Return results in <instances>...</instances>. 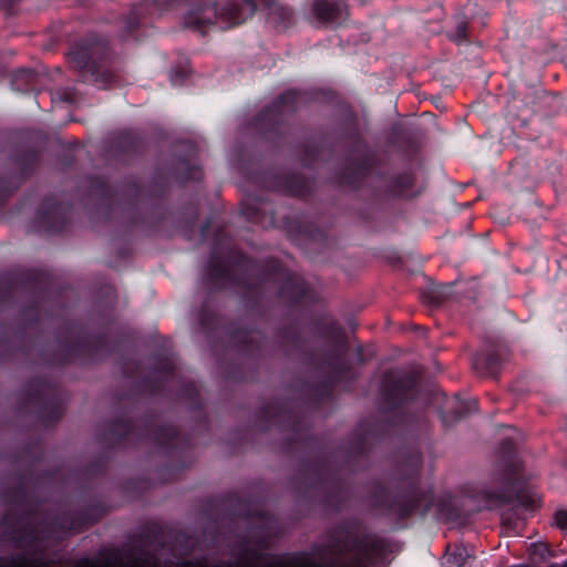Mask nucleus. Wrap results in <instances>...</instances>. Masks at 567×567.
<instances>
[{"label":"nucleus","mask_w":567,"mask_h":567,"mask_svg":"<svg viewBox=\"0 0 567 567\" xmlns=\"http://www.w3.org/2000/svg\"><path fill=\"white\" fill-rule=\"evenodd\" d=\"M481 362L486 365L487 370L491 373H493L498 365V360L496 358H494L493 355H488L483 359H478L476 361V364H478Z\"/></svg>","instance_id":"11"},{"label":"nucleus","mask_w":567,"mask_h":567,"mask_svg":"<svg viewBox=\"0 0 567 567\" xmlns=\"http://www.w3.org/2000/svg\"><path fill=\"white\" fill-rule=\"evenodd\" d=\"M462 551L463 549L457 548L454 553L446 555V564L449 567H462L464 565L465 557Z\"/></svg>","instance_id":"9"},{"label":"nucleus","mask_w":567,"mask_h":567,"mask_svg":"<svg viewBox=\"0 0 567 567\" xmlns=\"http://www.w3.org/2000/svg\"><path fill=\"white\" fill-rule=\"evenodd\" d=\"M248 218H252L249 213H245Z\"/></svg>","instance_id":"18"},{"label":"nucleus","mask_w":567,"mask_h":567,"mask_svg":"<svg viewBox=\"0 0 567 567\" xmlns=\"http://www.w3.org/2000/svg\"><path fill=\"white\" fill-rule=\"evenodd\" d=\"M255 12L252 0H230L227 8L217 9L216 0H198L184 17V25L205 33L217 22L230 28L244 22Z\"/></svg>","instance_id":"1"},{"label":"nucleus","mask_w":567,"mask_h":567,"mask_svg":"<svg viewBox=\"0 0 567 567\" xmlns=\"http://www.w3.org/2000/svg\"><path fill=\"white\" fill-rule=\"evenodd\" d=\"M529 556L533 559H539L540 561L546 560L553 556V551L547 543H534L528 547Z\"/></svg>","instance_id":"7"},{"label":"nucleus","mask_w":567,"mask_h":567,"mask_svg":"<svg viewBox=\"0 0 567 567\" xmlns=\"http://www.w3.org/2000/svg\"><path fill=\"white\" fill-rule=\"evenodd\" d=\"M166 1L167 0H155V2L158 3V4H162V3L166 2Z\"/></svg>","instance_id":"16"},{"label":"nucleus","mask_w":567,"mask_h":567,"mask_svg":"<svg viewBox=\"0 0 567 567\" xmlns=\"http://www.w3.org/2000/svg\"><path fill=\"white\" fill-rule=\"evenodd\" d=\"M549 567H559V566H557V565H551V566H549ZM564 567H567V561L565 563Z\"/></svg>","instance_id":"17"},{"label":"nucleus","mask_w":567,"mask_h":567,"mask_svg":"<svg viewBox=\"0 0 567 567\" xmlns=\"http://www.w3.org/2000/svg\"><path fill=\"white\" fill-rule=\"evenodd\" d=\"M416 386V378H401L394 372L386 373L382 382V395L389 404L396 403L408 399Z\"/></svg>","instance_id":"4"},{"label":"nucleus","mask_w":567,"mask_h":567,"mask_svg":"<svg viewBox=\"0 0 567 567\" xmlns=\"http://www.w3.org/2000/svg\"><path fill=\"white\" fill-rule=\"evenodd\" d=\"M504 447H506L508 454H512L513 450H514V445L511 441H506L503 443Z\"/></svg>","instance_id":"14"},{"label":"nucleus","mask_w":567,"mask_h":567,"mask_svg":"<svg viewBox=\"0 0 567 567\" xmlns=\"http://www.w3.org/2000/svg\"><path fill=\"white\" fill-rule=\"evenodd\" d=\"M109 62L107 47L97 40L78 44L68 54L70 68L80 76L92 75L107 83L114 78L113 72L109 70Z\"/></svg>","instance_id":"2"},{"label":"nucleus","mask_w":567,"mask_h":567,"mask_svg":"<svg viewBox=\"0 0 567 567\" xmlns=\"http://www.w3.org/2000/svg\"><path fill=\"white\" fill-rule=\"evenodd\" d=\"M297 99L298 94L296 92L288 91L279 97V103L281 104V106H285L295 103Z\"/></svg>","instance_id":"12"},{"label":"nucleus","mask_w":567,"mask_h":567,"mask_svg":"<svg viewBox=\"0 0 567 567\" xmlns=\"http://www.w3.org/2000/svg\"><path fill=\"white\" fill-rule=\"evenodd\" d=\"M555 525L560 529H567V511H557L554 515Z\"/></svg>","instance_id":"10"},{"label":"nucleus","mask_w":567,"mask_h":567,"mask_svg":"<svg viewBox=\"0 0 567 567\" xmlns=\"http://www.w3.org/2000/svg\"><path fill=\"white\" fill-rule=\"evenodd\" d=\"M310 14L320 25H338L350 18V8L346 0H312Z\"/></svg>","instance_id":"3"},{"label":"nucleus","mask_w":567,"mask_h":567,"mask_svg":"<svg viewBox=\"0 0 567 567\" xmlns=\"http://www.w3.org/2000/svg\"><path fill=\"white\" fill-rule=\"evenodd\" d=\"M468 28L470 23L464 18H458L455 24V30L451 34V39L456 42H465L468 40Z\"/></svg>","instance_id":"8"},{"label":"nucleus","mask_w":567,"mask_h":567,"mask_svg":"<svg viewBox=\"0 0 567 567\" xmlns=\"http://www.w3.org/2000/svg\"><path fill=\"white\" fill-rule=\"evenodd\" d=\"M255 3V8L257 4H262L269 7V18L271 21H274L277 24L285 25L286 23H289L292 20V10L282 4L271 3L269 0H252Z\"/></svg>","instance_id":"5"},{"label":"nucleus","mask_w":567,"mask_h":567,"mask_svg":"<svg viewBox=\"0 0 567 567\" xmlns=\"http://www.w3.org/2000/svg\"><path fill=\"white\" fill-rule=\"evenodd\" d=\"M523 465L518 460H511L504 471V480L508 485H514L522 478Z\"/></svg>","instance_id":"6"},{"label":"nucleus","mask_w":567,"mask_h":567,"mask_svg":"<svg viewBox=\"0 0 567 567\" xmlns=\"http://www.w3.org/2000/svg\"><path fill=\"white\" fill-rule=\"evenodd\" d=\"M290 281H292L293 285L296 286V288H297V293L296 295L299 297V295H301V292H302V287H303L301 280L299 278L291 277Z\"/></svg>","instance_id":"13"},{"label":"nucleus","mask_w":567,"mask_h":567,"mask_svg":"<svg viewBox=\"0 0 567 567\" xmlns=\"http://www.w3.org/2000/svg\"><path fill=\"white\" fill-rule=\"evenodd\" d=\"M417 506H419V505L416 504V501H415V502L411 505V508H410V509H408V511H404L402 515H403V516H406V515H409V514L413 513V512L416 509V507H417Z\"/></svg>","instance_id":"15"}]
</instances>
